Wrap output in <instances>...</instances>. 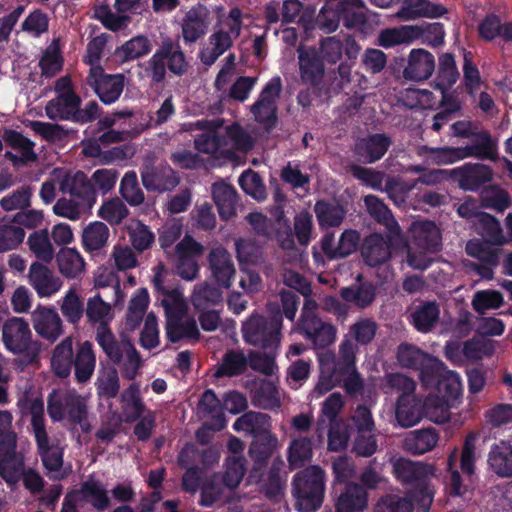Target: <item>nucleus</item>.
<instances>
[{
    "label": "nucleus",
    "mask_w": 512,
    "mask_h": 512,
    "mask_svg": "<svg viewBox=\"0 0 512 512\" xmlns=\"http://www.w3.org/2000/svg\"><path fill=\"white\" fill-rule=\"evenodd\" d=\"M62 315L69 323L77 324L83 316V303L74 287H71L64 295L60 303Z\"/></svg>",
    "instance_id": "60"
},
{
    "label": "nucleus",
    "mask_w": 512,
    "mask_h": 512,
    "mask_svg": "<svg viewBox=\"0 0 512 512\" xmlns=\"http://www.w3.org/2000/svg\"><path fill=\"white\" fill-rule=\"evenodd\" d=\"M59 272L66 278L74 279L85 271V261L80 253L72 248L61 249L56 257Z\"/></svg>",
    "instance_id": "42"
},
{
    "label": "nucleus",
    "mask_w": 512,
    "mask_h": 512,
    "mask_svg": "<svg viewBox=\"0 0 512 512\" xmlns=\"http://www.w3.org/2000/svg\"><path fill=\"white\" fill-rule=\"evenodd\" d=\"M31 321L36 333L51 342L56 341L63 333V323L52 307L37 306L31 314Z\"/></svg>",
    "instance_id": "22"
},
{
    "label": "nucleus",
    "mask_w": 512,
    "mask_h": 512,
    "mask_svg": "<svg viewBox=\"0 0 512 512\" xmlns=\"http://www.w3.org/2000/svg\"><path fill=\"white\" fill-rule=\"evenodd\" d=\"M294 330L303 334L306 339L313 343L315 348L329 346L336 339L335 327L321 319L307 322L304 326H297Z\"/></svg>",
    "instance_id": "32"
},
{
    "label": "nucleus",
    "mask_w": 512,
    "mask_h": 512,
    "mask_svg": "<svg viewBox=\"0 0 512 512\" xmlns=\"http://www.w3.org/2000/svg\"><path fill=\"white\" fill-rule=\"evenodd\" d=\"M359 234L357 231L345 230L338 241H335L332 235H325L321 246L323 252L331 259L346 257L357 250L359 244Z\"/></svg>",
    "instance_id": "27"
},
{
    "label": "nucleus",
    "mask_w": 512,
    "mask_h": 512,
    "mask_svg": "<svg viewBox=\"0 0 512 512\" xmlns=\"http://www.w3.org/2000/svg\"><path fill=\"white\" fill-rule=\"evenodd\" d=\"M488 462L497 475L511 477L512 445L505 441L494 444L489 452Z\"/></svg>",
    "instance_id": "36"
},
{
    "label": "nucleus",
    "mask_w": 512,
    "mask_h": 512,
    "mask_svg": "<svg viewBox=\"0 0 512 512\" xmlns=\"http://www.w3.org/2000/svg\"><path fill=\"white\" fill-rule=\"evenodd\" d=\"M74 364L76 379L79 382L88 381L96 366V356L91 342L84 341L78 346Z\"/></svg>",
    "instance_id": "40"
},
{
    "label": "nucleus",
    "mask_w": 512,
    "mask_h": 512,
    "mask_svg": "<svg viewBox=\"0 0 512 512\" xmlns=\"http://www.w3.org/2000/svg\"><path fill=\"white\" fill-rule=\"evenodd\" d=\"M208 27V10L198 5L192 7L185 15L182 23V35L185 42L197 41Z\"/></svg>",
    "instance_id": "30"
},
{
    "label": "nucleus",
    "mask_w": 512,
    "mask_h": 512,
    "mask_svg": "<svg viewBox=\"0 0 512 512\" xmlns=\"http://www.w3.org/2000/svg\"><path fill=\"white\" fill-rule=\"evenodd\" d=\"M27 244L30 251L40 260L49 262L54 257V248L49 239L48 230L35 231L29 235Z\"/></svg>",
    "instance_id": "56"
},
{
    "label": "nucleus",
    "mask_w": 512,
    "mask_h": 512,
    "mask_svg": "<svg viewBox=\"0 0 512 512\" xmlns=\"http://www.w3.org/2000/svg\"><path fill=\"white\" fill-rule=\"evenodd\" d=\"M2 341L8 351L24 355L27 362L34 361L39 355L40 343L32 339L29 324L23 318L12 317L4 322Z\"/></svg>",
    "instance_id": "11"
},
{
    "label": "nucleus",
    "mask_w": 512,
    "mask_h": 512,
    "mask_svg": "<svg viewBox=\"0 0 512 512\" xmlns=\"http://www.w3.org/2000/svg\"><path fill=\"white\" fill-rule=\"evenodd\" d=\"M414 390L415 383L407 376L401 374L387 376L385 393H400L396 406V420L405 428L416 425L423 417V409L414 396Z\"/></svg>",
    "instance_id": "7"
},
{
    "label": "nucleus",
    "mask_w": 512,
    "mask_h": 512,
    "mask_svg": "<svg viewBox=\"0 0 512 512\" xmlns=\"http://www.w3.org/2000/svg\"><path fill=\"white\" fill-rule=\"evenodd\" d=\"M87 82L104 104H112L123 92L125 77L123 74H106L102 67H95L90 69Z\"/></svg>",
    "instance_id": "16"
},
{
    "label": "nucleus",
    "mask_w": 512,
    "mask_h": 512,
    "mask_svg": "<svg viewBox=\"0 0 512 512\" xmlns=\"http://www.w3.org/2000/svg\"><path fill=\"white\" fill-rule=\"evenodd\" d=\"M446 12L445 7L428 0H407L406 6L398 12V17L402 20H413L418 17L437 18Z\"/></svg>",
    "instance_id": "34"
},
{
    "label": "nucleus",
    "mask_w": 512,
    "mask_h": 512,
    "mask_svg": "<svg viewBox=\"0 0 512 512\" xmlns=\"http://www.w3.org/2000/svg\"><path fill=\"white\" fill-rule=\"evenodd\" d=\"M48 414L53 421L68 418L81 425L85 432L90 431L87 419L86 399L70 390L53 391L48 400Z\"/></svg>",
    "instance_id": "10"
},
{
    "label": "nucleus",
    "mask_w": 512,
    "mask_h": 512,
    "mask_svg": "<svg viewBox=\"0 0 512 512\" xmlns=\"http://www.w3.org/2000/svg\"><path fill=\"white\" fill-rule=\"evenodd\" d=\"M390 140L383 134H375L361 139L355 147L359 160L373 163L380 159L390 146Z\"/></svg>",
    "instance_id": "33"
},
{
    "label": "nucleus",
    "mask_w": 512,
    "mask_h": 512,
    "mask_svg": "<svg viewBox=\"0 0 512 512\" xmlns=\"http://www.w3.org/2000/svg\"><path fill=\"white\" fill-rule=\"evenodd\" d=\"M73 340L67 337L54 349L51 359L52 368L60 377L69 375L72 363Z\"/></svg>",
    "instance_id": "52"
},
{
    "label": "nucleus",
    "mask_w": 512,
    "mask_h": 512,
    "mask_svg": "<svg viewBox=\"0 0 512 512\" xmlns=\"http://www.w3.org/2000/svg\"><path fill=\"white\" fill-rule=\"evenodd\" d=\"M167 271L163 265L155 269L153 283L159 293V300L166 314V334L170 341L184 338L197 339L199 331L196 322L186 313L187 304L183 293L165 285Z\"/></svg>",
    "instance_id": "1"
},
{
    "label": "nucleus",
    "mask_w": 512,
    "mask_h": 512,
    "mask_svg": "<svg viewBox=\"0 0 512 512\" xmlns=\"http://www.w3.org/2000/svg\"><path fill=\"white\" fill-rule=\"evenodd\" d=\"M52 179L57 182L60 191L63 193H68L74 198L87 200V208L91 209L95 198L84 173H71L64 168H56L52 171Z\"/></svg>",
    "instance_id": "17"
},
{
    "label": "nucleus",
    "mask_w": 512,
    "mask_h": 512,
    "mask_svg": "<svg viewBox=\"0 0 512 512\" xmlns=\"http://www.w3.org/2000/svg\"><path fill=\"white\" fill-rule=\"evenodd\" d=\"M142 183L147 190L164 192L174 188L178 184V178L169 167L142 172Z\"/></svg>",
    "instance_id": "45"
},
{
    "label": "nucleus",
    "mask_w": 512,
    "mask_h": 512,
    "mask_svg": "<svg viewBox=\"0 0 512 512\" xmlns=\"http://www.w3.org/2000/svg\"><path fill=\"white\" fill-rule=\"evenodd\" d=\"M407 262L413 269L424 270L431 264V254L441 247V233L434 222L415 221L410 229Z\"/></svg>",
    "instance_id": "5"
},
{
    "label": "nucleus",
    "mask_w": 512,
    "mask_h": 512,
    "mask_svg": "<svg viewBox=\"0 0 512 512\" xmlns=\"http://www.w3.org/2000/svg\"><path fill=\"white\" fill-rule=\"evenodd\" d=\"M318 361L320 375L318 383L312 393L313 397H320L338 386L341 382H343L347 393L350 394L356 393L362 388V380L356 367L338 370L333 352L322 351L318 353Z\"/></svg>",
    "instance_id": "6"
},
{
    "label": "nucleus",
    "mask_w": 512,
    "mask_h": 512,
    "mask_svg": "<svg viewBox=\"0 0 512 512\" xmlns=\"http://www.w3.org/2000/svg\"><path fill=\"white\" fill-rule=\"evenodd\" d=\"M473 222L478 232L484 238H488L493 244L499 246L506 243L500 223L492 215L485 212L476 213L475 220Z\"/></svg>",
    "instance_id": "49"
},
{
    "label": "nucleus",
    "mask_w": 512,
    "mask_h": 512,
    "mask_svg": "<svg viewBox=\"0 0 512 512\" xmlns=\"http://www.w3.org/2000/svg\"><path fill=\"white\" fill-rule=\"evenodd\" d=\"M451 401L440 396H429L423 404V415L430 421L441 424L449 419Z\"/></svg>",
    "instance_id": "57"
},
{
    "label": "nucleus",
    "mask_w": 512,
    "mask_h": 512,
    "mask_svg": "<svg viewBox=\"0 0 512 512\" xmlns=\"http://www.w3.org/2000/svg\"><path fill=\"white\" fill-rule=\"evenodd\" d=\"M150 51L151 44L148 38L136 36L117 48L115 54L122 62H126L144 56Z\"/></svg>",
    "instance_id": "59"
},
{
    "label": "nucleus",
    "mask_w": 512,
    "mask_h": 512,
    "mask_svg": "<svg viewBox=\"0 0 512 512\" xmlns=\"http://www.w3.org/2000/svg\"><path fill=\"white\" fill-rule=\"evenodd\" d=\"M458 75L453 55H442L439 66V83L436 84L435 90L439 92L445 104H447V97H451L446 93V90L456 82Z\"/></svg>",
    "instance_id": "48"
},
{
    "label": "nucleus",
    "mask_w": 512,
    "mask_h": 512,
    "mask_svg": "<svg viewBox=\"0 0 512 512\" xmlns=\"http://www.w3.org/2000/svg\"><path fill=\"white\" fill-rule=\"evenodd\" d=\"M234 430L245 432L254 436L255 441L250 448V454L253 455L258 451V442L265 440L267 445L261 452L267 454L277 445V439L270 433L269 418L262 413H246L237 419L233 425Z\"/></svg>",
    "instance_id": "14"
},
{
    "label": "nucleus",
    "mask_w": 512,
    "mask_h": 512,
    "mask_svg": "<svg viewBox=\"0 0 512 512\" xmlns=\"http://www.w3.org/2000/svg\"><path fill=\"white\" fill-rule=\"evenodd\" d=\"M439 436L434 429H420L409 432L403 441L404 448L413 454H423L432 450Z\"/></svg>",
    "instance_id": "38"
},
{
    "label": "nucleus",
    "mask_w": 512,
    "mask_h": 512,
    "mask_svg": "<svg viewBox=\"0 0 512 512\" xmlns=\"http://www.w3.org/2000/svg\"><path fill=\"white\" fill-rule=\"evenodd\" d=\"M85 312L88 322L98 327H108L114 319L112 304L105 302L100 293L88 298Z\"/></svg>",
    "instance_id": "37"
},
{
    "label": "nucleus",
    "mask_w": 512,
    "mask_h": 512,
    "mask_svg": "<svg viewBox=\"0 0 512 512\" xmlns=\"http://www.w3.org/2000/svg\"><path fill=\"white\" fill-rule=\"evenodd\" d=\"M203 251V246L189 235L177 244V271L181 278L192 281L197 277L199 273L197 259Z\"/></svg>",
    "instance_id": "19"
},
{
    "label": "nucleus",
    "mask_w": 512,
    "mask_h": 512,
    "mask_svg": "<svg viewBox=\"0 0 512 512\" xmlns=\"http://www.w3.org/2000/svg\"><path fill=\"white\" fill-rule=\"evenodd\" d=\"M198 413L203 417L211 418L214 430H222L226 426L223 408L215 393L211 390L203 393L198 404Z\"/></svg>",
    "instance_id": "46"
},
{
    "label": "nucleus",
    "mask_w": 512,
    "mask_h": 512,
    "mask_svg": "<svg viewBox=\"0 0 512 512\" xmlns=\"http://www.w3.org/2000/svg\"><path fill=\"white\" fill-rule=\"evenodd\" d=\"M298 61L301 80L308 85H317L323 78L324 67L315 48L299 47Z\"/></svg>",
    "instance_id": "26"
},
{
    "label": "nucleus",
    "mask_w": 512,
    "mask_h": 512,
    "mask_svg": "<svg viewBox=\"0 0 512 512\" xmlns=\"http://www.w3.org/2000/svg\"><path fill=\"white\" fill-rule=\"evenodd\" d=\"M425 32L433 33L434 46L444 40V29L440 23H432L426 26L405 25L398 28L385 29L379 33L378 44L384 48H390L401 44H410L419 39Z\"/></svg>",
    "instance_id": "13"
},
{
    "label": "nucleus",
    "mask_w": 512,
    "mask_h": 512,
    "mask_svg": "<svg viewBox=\"0 0 512 512\" xmlns=\"http://www.w3.org/2000/svg\"><path fill=\"white\" fill-rule=\"evenodd\" d=\"M244 18L245 16L238 8H232L228 13L219 16L207 46L200 52V58L204 64L212 65L233 45L241 34Z\"/></svg>",
    "instance_id": "4"
},
{
    "label": "nucleus",
    "mask_w": 512,
    "mask_h": 512,
    "mask_svg": "<svg viewBox=\"0 0 512 512\" xmlns=\"http://www.w3.org/2000/svg\"><path fill=\"white\" fill-rule=\"evenodd\" d=\"M434 380L437 381V390L440 397L454 403L462 395L463 387L460 375L454 371L447 370L444 365L443 370L439 372L430 370L428 382L423 383L430 385Z\"/></svg>",
    "instance_id": "28"
},
{
    "label": "nucleus",
    "mask_w": 512,
    "mask_h": 512,
    "mask_svg": "<svg viewBox=\"0 0 512 512\" xmlns=\"http://www.w3.org/2000/svg\"><path fill=\"white\" fill-rule=\"evenodd\" d=\"M293 495L299 512H315L323 501V470L318 466H310L297 473L293 481Z\"/></svg>",
    "instance_id": "9"
},
{
    "label": "nucleus",
    "mask_w": 512,
    "mask_h": 512,
    "mask_svg": "<svg viewBox=\"0 0 512 512\" xmlns=\"http://www.w3.org/2000/svg\"><path fill=\"white\" fill-rule=\"evenodd\" d=\"M468 157H478L484 159H494L496 155V143L486 131L478 132L474 135L472 145L464 147Z\"/></svg>",
    "instance_id": "55"
},
{
    "label": "nucleus",
    "mask_w": 512,
    "mask_h": 512,
    "mask_svg": "<svg viewBox=\"0 0 512 512\" xmlns=\"http://www.w3.org/2000/svg\"><path fill=\"white\" fill-rule=\"evenodd\" d=\"M24 238V229L13 219L0 220V252L16 249Z\"/></svg>",
    "instance_id": "51"
},
{
    "label": "nucleus",
    "mask_w": 512,
    "mask_h": 512,
    "mask_svg": "<svg viewBox=\"0 0 512 512\" xmlns=\"http://www.w3.org/2000/svg\"><path fill=\"white\" fill-rule=\"evenodd\" d=\"M128 234L132 246L142 252L153 245L155 236L153 232L139 220L132 219L128 226Z\"/></svg>",
    "instance_id": "58"
},
{
    "label": "nucleus",
    "mask_w": 512,
    "mask_h": 512,
    "mask_svg": "<svg viewBox=\"0 0 512 512\" xmlns=\"http://www.w3.org/2000/svg\"><path fill=\"white\" fill-rule=\"evenodd\" d=\"M67 496H72L71 503L74 505L77 502L86 501L99 510L107 508L109 504L106 489L99 481L93 478H89L85 481L80 490L71 492Z\"/></svg>",
    "instance_id": "31"
},
{
    "label": "nucleus",
    "mask_w": 512,
    "mask_h": 512,
    "mask_svg": "<svg viewBox=\"0 0 512 512\" xmlns=\"http://www.w3.org/2000/svg\"><path fill=\"white\" fill-rule=\"evenodd\" d=\"M109 238V229L106 224L100 221L91 222L84 228L82 243L87 251H98L103 248Z\"/></svg>",
    "instance_id": "50"
},
{
    "label": "nucleus",
    "mask_w": 512,
    "mask_h": 512,
    "mask_svg": "<svg viewBox=\"0 0 512 512\" xmlns=\"http://www.w3.org/2000/svg\"><path fill=\"white\" fill-rule=\"evenodd\" d=\"M315 212L322 227L338 226L344 219L345 211L337 204L319 201L315 205Z\"/></svg>",
    "instance_id": "63"
},
{
    "label": "nucleus",
    "mask_w": 512,
    "mask_h": 512,
    "mask_svg": "<svg viewBox=\"0 0 512 512\" xmlns=\"http://www.w3.org/2000/svg\"><path fill=\"white\" fill-rule=\"evenodd\" d=\"M410 317L418 331L428 332L439 319V308L434 302H428L418 306Z\"/></svg>",
    "instance_id": "54"
},
{
    "label": "nucleus",
    "mask_w": 512,
    "mask_h": 512,
    "mask_svg": "<svg viewBox=\"0 0 512 512\" xmlns=\"http://www.w3.org/2000/svg\"><path fill=\"white\" fill-rule=\"evenodd\" d=\"M29 283L41 298H49L63 286L62 280L45 265L34 262L29 268Z\"/></svg>",
    "instance_id": "23"
},
{
    "label": "nucleus",
    "mask_w": 512,
    "mask_h": 512,
    "mask_svg": "<svg viewBox=\"0 0 512 512\" xmlns=\"http://www.w3.org/2000/svg\"><path fill=\"white\" fill-rule=\"evenodd\" d=\"M435 68L433 55L424 49H413L408 57L404 75L407 79L421 81L429 78Z\"/></svg>",
    "instance_id": "29"
},
{
    "label": "nucleus",
    "mask_w": 512,
    "mask_h": 512,
    "mask_svg": "<svg viewBox=\"0 0 512 512\" xmlns=\"http://www.w3.org/2000/svg\"><path fill=\"white\" fill-rule=\"evenodd\" d=\"M27 409L32 416L31 424L35 440L48 476L55 480L66 477L70 468L63 466L62 449L58 444L50 442L45 430L43 401L35 398L30 402Z\"/></svg>",
    "instance_id": "3"
},
{
    "label": "nucleus",
    "mask_w": 512,
    "mask_h": 512,
    "mask_svg": "<svg viewBox=\"0 0 512 512\" xmlns=\"http://www.w3.org/2000/svg\"><path fill=\"white\" fill-rule=\"evenodd\" d=\"M281 328L282 320L280 316L266 320L262 316L254 314L244 322L242 333L246 342L272 351L279 347Z\"/></svg>",
    "instance_id": "12"
},
{
    "label": "nucleus",
    "mask_w": 512,
    "mask_h": 512,
    "mask_svg": "<svg viewBox=\"0 0 512 512\" xmlns=\"http://www.w3.org/2000/svg\"><path fill=\"white\" fill-rule=\"evenodd\" d=\"M397 359L402 366L419 370L422 382H428L430 370L439 372L443 370V363L438 359L429 356L418 348L402 344L398 348Z\"/></svg>",
    "instance_id": "20"
},
{
    "label": "nucleus",
    "mask_w": 512,
    "mask_h": 512,
    "mask_svg": "<svg viewBox=\"0 0 512 512\" xmlns=\"http://www.w3.org/2000/svg\"><path fill=\"white\" fill-rule=\"evenodd\" d=\"M87 208V200L84 199H59L53 206V212L60 217L67 218L72 221L80 219L82 213Z\"/></svg>",
    "instance_id": "64"
},
{
    "label": "nucleus",
    "mask_w": 512,
    "mask_h": 512,
    "mask_svg": "<svg viewBox=\"0 0 512 512\" xmlns=\"http://www.w3.org/2000/svg\"><path fill=\"white\" fill-rule=\"evenodd\" d=\"M15 448L16 435L10 433L0 444V475L9 485L17 483L23 473V457Z\"/></svg>",
    "instance_id": "21"
},
{
    "label": "nucleus",
    "mask_w": 512,
    "mask_h": 512,
    "mask_svg": "<svg viewBox=\"0 0 512 512\" xmlns=\"http://www.w3.org/2000/svg\"><path fill=\"white\" fill-rule=\"evenodd\" d=\"M366 507V491L357 484H350L338 498L336 512H362Z\"/></svg>",
    "instance_id": "44"
},
{
    "label": "nucleus",
    "mask_w": 512,
    "mask_h": 512,
    "mask_svg": "<svg viewBox=\"0 0 512 512\" xmlns=\"http://www.w3.org/2000/svg\"><path fill=\"white\" fill-rule=\"evenodd\" d=\"M209 267L216 283L222 288H229L235 275V267L230 254L225 248L217 247L211 250Z\"/></svg>",
    "instance_id": "25"
},
{
    "label": "nucleus",
    "mask_w": 512,
    "mask_h": 512,
    "mask_svg": "<svg viewBox=\"0 0 512 512\" xmlns=\"http://www.w3.org/2000/svg\"><path fill=\"white\" fill-rule=\"evenodd\" d=\"M123 417L125 421L131 422L138 418L144 410V405L140 400V390L136 384L129 386L122 395Z\"/></svg>",
    "instance_id": "62"
},
{
    "label": "nucleus",
    "mask_w": 512,
    "mask_h": 512,
    "mask_svg": "<svg viewBox=\"0 0 512 512\" xmlns=\"http://www.w3.org/2000/svg\"><path fill=\"white\" fill-rule=\"evenodd\" d=\"M96 341L106 356L114 363H119L124 358L127 351L125 345H131L129 341H116L109 327H98L96 331Z\"/></svg>",
    "instance_id": "41"
},
{
    "label": "nucleus",
    "mask_w": 512,
    "mask_h": 512,
    "mask_svg": "<svg viewBox=\"0 0 512 512\" xmlns=\"http://www.w3.org/2000/svg\"><path fill=\"white\" fill-rule=\"evenodd\" d=\"M212 195L221 218L229 219L235 214L236 192L233 187L223 181L212 186Z\"/></svg>",
    "instance_id": "43"
},
{
    "label": "nucleus",
    "mask_w": 512,
    "mask_h": 512,
    "mask_svg": "<svg viewBox=\"0 0 512 512\" xmlns=\"http://www.w3.org/2000/svg\"><path fill=\"white\" fill-rule=\"evenodd\" d=\"M3 137L8 145L19 150L20 155L11 152H6L5 154L6 158L11 160L15 165L35 160L36 155L33 152V143L29 139L13 130H6Z\"/></svg>",
    "instance_id": "35"
},
{
    "label": "nucleus",
    "mask_w": 512,
    "mask_h": 512,
    "mask_svg": "<svg viewBox=\"0 0 512 512\" xmlns=\"http://www.w3.org/2000/svg\"><path fill=\"white\" fill-rule=\"evenodd\" d=\"M450 174L467 191H477L483 184L491 181L493 176L491 169L481 164H466L451 170Z\"/></svg>",
    "instance_id": "24"
},
{
    "label": "nucleus",
    "mask_w": 512,
    "mask_h": 512,
    "mask_svg": "<svg viewBox=\"0 0 512 512\" xmlns=\"http://www.w3.org/2000/svg\"><path fill=\"white\" fill-rule=\"evenodd\" d=\"M185 130H200L195 137V148L205 154L230 152L232 149L246 151L252 147L251 137L238 125L225 126L223 120H199L184 124Z\"/></svg>",
    "instance_id": "2"
},
{
    "label": "nucleus",
    "mask_w": 512,
    "mask_h": 512,
    "mask_svg": "<svg viewBox=\"0 0 512 512\" xmlns=\"http://www.w3.org/2000/svg\"><path fill=\"white\" fill-rule=\"evenodd\" d=\"M390 254V245L381 235L373 234L365 239L362 256L368 265H379L385 262Z\"/></svg>",
    "instance_id": "39"
},
{
    "label": "nucleus",
    "mask_w": 512,
    "mask_h": 512,
    "mask_svg": "<svg viewBox=\"0 0 512 512\" xmlns=\"http://www.w3.org/2000/svg\"><path fill=\"white\" fill-rule=\"evenodd\" d=\"M248 365L249 358L242 352L230 351L224 355L215 375L231 377L244 372Z\"/></svg>",
    "instance_id": "61"
},
{
    "label": "nucleus",
    "mask_w": 512,
    "mask_h": 512,
    "mask_svg": "<svg viewBox=\"0 0 512 512\" xmlns=\"http://www.w3.org/2000/svg\"><path fill=\"white\" fill-rule=\"evenodd\" d=\"M365 205L372 217L382 223L390 232V238L400 236V227L388 208L375 196L368 195L364 199Z\"/></svg>",
    "instance_id": "47"
},
{
    "label": "nucleus",
    "mask_w": 512,
    "mask_h": 512,
    "mask_svg": "<svg viewBox=\"0 0 512 512\" xmlns=\"http://www.w3.org/2000/svg\"><path fill=\"white\" fill-rule=\"evenodd\" d=\"M149 301V294L145 288L138 289L131 298L126 316V325L130 330H135L140 325Z\"/></svg>",
    "instance_id": "53"
},
{
    "label": "nucleus",
    "mask_w": 512,
    "mask_h": 512,
    "mask_svg": "<svg viewBox=\"0 0 512 512\" xmlns=\"http://www.w3.org/2000/svg\"><path fill=\"white\" fill-rule=\"evenodd\" d=\"M395 477L403 483H416L418 491L412 497L416 501L417 509L427 512L433 501V490L427 485V477L433 474V468L422 463L412 462L405 458L391 460Z\"/></svg>",
    "instance_id": "8"
},
{
    "label": "nucleus",
    "mask_w": 512,
    "mask_h": 512,
    "mask_svg": "<svg viewBox=\"0 0 512 512\" xmlns=\"http://www.w3.org/2000/svg\"><path fill=\"white\" fill-rule=\"evenodd\" d=\"M57 97L46 105V114L53 120L75 119L80 98L74 93L69 77L60 78L55 85Z\"/></svg>",
    "instance_id": "15"
},
{
    "label": "nucleus",
    "mask_w": 512,
    "mask_h": 512,
    "mask_svg": "<svg viewBox=\"0 0 512 512\" xmlns=\"http://www.w3.org/2000/svg\"><path fill=\"white\" fill-rule=\"evenodd\" d=\"M281 79L272 78L260 93L259 99L251 106L255 120L267 127L276 121V100L281 92Z\"/></svg>",
    "instance_id": "18"
}]
</instances>
